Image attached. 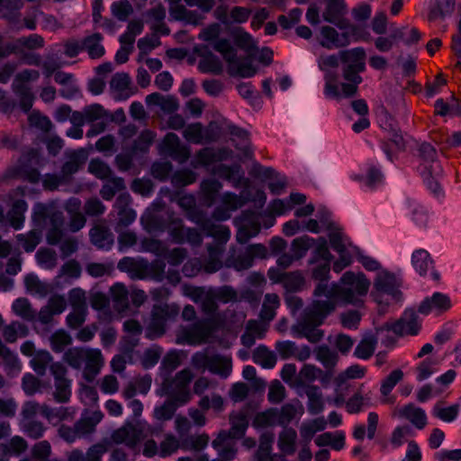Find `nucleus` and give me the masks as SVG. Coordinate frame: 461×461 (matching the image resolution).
<instances>
[{"label":"nucleus","instance_id":"nucleus-46","mask_svg":"<svg viewBox=\"0 0 461 461\" xmlns=\"http://www.w3.org/2000/svg\"><path fill=\"white\" fill-rule=\"evenodd\" d=\"M88 171L101 180H106L113 175V171L108 164L98 158L90 161Z\"/></svg>","mask_w":461,"mask_h":461},{"label":"nucleus","instance_id":"nucleus-17","mask_svg":"<svg viewBox=\"0 0 461 461\" xmlns=\"http://www.w3.org/2000/svg\"><path fill=\"white\" fill-rule=\"evenodd\" d=\"M47 220H50L52 224H56L57 222L62 223V213L60 212L54 211L44 203H37L33 207L32 212V221L34 224L36 226H41L46 223Z\"/></svg>","mask_w":461,"mask_h":461},{"label":"nucleus","instance_id":"nucleus-42","mask_svg":"<svg viewBox=\"0 0 461 461\" xmlns=\"http://www.w3.org/2000/svg\"><path fill=\"white\" fill-rule=\"evenodd\" d=\"M423 178V183L427 189L438 197L443 194L442 188L438 183V177L442 172H432L430 170L419 171Z\"/></svg>","mask_w":461,"mask_h":461},{"label":"nucleus","instance_id":"nucleus-61","mask_svg":"<svg viewBox=\"0 0 461 461\" xmlns=\"http://www.w3.org/2000/svg\"><path fill=\"white\" fill-rule=\"evenodd\" d=\"M111 9L113 14L120 21H125L133 11L128 0H120L113 3Z\"/></svg>","mask_w":461,"mask_h":461},{"label":"nucleus","instance_id":"nucleus-15","mask_svg":"<svg viewBox=\"0 0 461 461\" xmlns=\"http://www.w3.org/2000/svg\"><path fill=\"white\" fill-rule=\"evenodd\" d=\"M90 240L98 249L109 251L114 242L113 234L104 225H95L89 231Z\"/></svg>","mask_w":461,"mask_h":461},{"label":"nucleus","instance_id":"nucleus-56","mask_svg":"<svg viewBox=\"0 0 461 461\" xmlns=\"http://www.w3.org/2000/svg\"><path fill=\"white\" fill-rule=\"evenodd\" d=\"M17 175L31 184H37L41 179V173L37 167H30L28 164H22L16 169Z\"/></svg>","mask_w":461,"mask_h":461},{"label":"nucleus","instance_id":"nucleus-54","mask_svg":"<svg viewBox=\"0 0 461 461\" xmlns=\"http://www.w3.org/2000/svg\"><path fill=\"white\" fill-rule=\"evenodd\" d=\"M31 126L35 127L44 132H49L52 128V122L46 115H42L39 111H33L28 117Z\"/></svg>","mask_w":461,"mask_h":461},{"label":"nucleus","instance_id":"nucleus-22","mask_svg":"<svg viewBox=\"0 0 461 461\" xmlns=\"http://www.w3.org/2000/svg\"><path fill=\"white\" fill-rule=\"evenodd\" d=\"M180 206L187 210L188 220L196 223L203 231L207 228L212 227V221L207 217V214L203 210L196 208L194 199L190 200L189 205H185L184 202H181Z\"/></svg>","mask_w":461,"mask_h":461},{"label":"nucleus","instance_id":"nucleus-21","mask_svg":"<svg viewBox=\"0 0 461 461\" xmlns=\"http://www.w3.org/2000/svg\"><path fill=\"white\" fill-rule=\"evenodd\" d=\"M174 385L175 380L166 378L163 381L162 388L165 391V393L170 396V398L172 399L171 402H179L180 405L186 404L191 399V394L188 387H176Z\"/></svg>","mask_w":461,"mask_h":461},{"label":"nucleus","instance_id":"nucleus-60","mask_svg":"<svg viewBox=\"0 0 461 461\" xmlns=\"http://www.w3.org/2000/svg\"><path fill=\"white\" fill-rule=\"evenodd\" d=\"M68 300L73 310L86 311V294L81 288L71 289L68 293Z\"/></svg>","mask_w":461,"mask_h":461},{"label":"nucleus","instance_id":"nucleus-30","mask_svg":"<svg viewBox=\"0 0 461 461\" xmlns=\"http://www.w3.org/2000/svg\"><path fill=\"white\" fill-rule=\"evenodd\" d=\"M345 9L346 3L344 0H327L322 17L328 23H336L343 16Z\"/></svg>","mask_w":461,"mask_h":461},{"label":"nucleus","instance_id":"nucleus-58","mask_svg":"<svg viewBox=\"0 0 461 461\" xmlns=\"http://www.w3.org/2000/svg\"><path fill=\"white\" fill-rule=\"evenodd\" d=\"M366 375V368L358 364L348 366L343 373L337 377L338 384L340 385L347 379H359Z\"/></svg>","mask_w":461,"mask_h":461},{"label":"nucleus","instance_id":"nucleus-19","mask_svg":"<svg viewBox=\"0 0 461 461\" xmlns=\"http://www.w3.org/2000/svg\"><path fill=\"white\" fill-rule=\"evenodd\" d=\"M400 416L407 419L418 429H423L427 425L428 419L425 411L413 403L404 405L400 410Z\"/></svg>","mask_w":461,"mask_h":461},{"label":"nucleus","instance_id":"nucleus-13","mask_svg":"<svg viewBox=\"0 0 461 461\" xmlns=\"http://www.w3.org/2000/svg\"><path fill=\"white\" fill-rule=\"evenodd\" d=\"M195 52L202 59L198 63V70L203 74L221 75L223 72V65L220 59L214 55L207 46H202L200 49H195Z\"/></svg>","mask_w":461,"mask_h":461},{"label":"nucleus","instance_id":"nucleus-26","mask_svg":"<svg viewBox=\"0 0 461 461\" xmlns=\"http://www.w3.org/2000/svg\"><path fill=\"white\" fill-rule=\"evenodd\" d=\"M254 363L260 365L264 368L271 369L276 364V357L274 352L265 345L257 347L252 354Z\"/></svg>","mask_w":461,"mask_h":461},{"label":"nucleus","instance_id":"nucleus-5","mask_svg":"<svg viewBox=\"0 0 461 461\" xmlns=\"http://www.w3.org/2000/svg\"><path fill=\"white\" fill-rule=\"evenodd\" d=\"M178 313L179 307L176 304H154L150 322L146 330V338L155 339L162 337L166 332L167 321L175 319Z\"/></svg>","mask_w":461,"mask_h":461},{"label":"nucleus","instance_id":"nucleus-51","mask_svg":"<svg viewBox=\"0 0 461 461\" xmlns=\"http://www.w3.org/2000/svg\"><path fill=\"white\" fill-rule=\"evenodd\" d=\"M142 250L146 252H151L158 257L165 256L167 252V247L158 239L145 238L141 241Z\"/></svg>","mask_w":461,"mask_h":461},{"label":"nucleus","instance_id":"nucleus-25","mask_svg":"<svg viewBox=\"0 0 461 461\" xmlns=\"http://www.w3.org/2000/svg\"><path fill=\"white\" fill-rule=\"evenodd\" d=\"M232 370L231 359L221 355L211 356V363L209 371L212 374L220 375L221 378H227Z\"/></svg>","mask_w":461,"mask_h":461},{"label":"nucleus","instance_id":"nucleus-55","mask_svg":"<svg viewBox=\"0 0 461 461\" xmlns=\"http://www.w3.org/2000/svg\"><path fill=\"white\" fill-rule=\"evenodd\" d=\"M366 71V67L363 64L358 65H346L344 66L342 72L343 77L348 82H352L355 84H361L363 81L362 77L359 75Z\"/></svg>","mask_w":461,"mask_h":461},{"label":"nucleus","instance_id":"nucleus-12","mask_svg":"<svg viewBox=\"0 0 461 461\" xmlns=\"http://www.w3.org/2000/svg\"><path fill=\"white\" fill-rule=\"evenodd\" d=\"M68 159L60 168V174L65 182L69 183L73 175L77 173L87 160V154L83 149H76L67 155Z\"/></svg>","mask_w":461,"mask_h":461},{"label":"nucleus","instance_id":"nucleus-43","mask_svg":"<svg viewBox=\"0 0 461 461\" xmlns=\"http://www.w3.org/2000/svg\"><path fill=\"white\" fill-rule=\"evenodd\" d=\"M318 245L315 249L312 251V255L309 259V264H315L319 260H323L324 262H331L333 259L332 254L330 252L327 240L325 238L321 237L318 240Z\"/></svg>","mask_w":461,"mask_h":461},{"label":"nucleus","instance_id":"nucleus-6","mask_svg":"<svg viewBox=\"0 0 461 461\" xmlns=\"http://www.w3.org/2000/svg\"><path fill=\"white\" fill-rule=\"evenodd\" d=\"M324 322V319L316 312L307 308L301 321L294 327L296 338L306 339L311 343H318L324 336L321 330L318 327Z\"/></svg>","mask_w":461,"mask_h":461},{"label":"nucleus","instance_id":"nucleus-36","mask_svg":"<svg viewBox=\"0 0 461 461\" xmlns=\"http://www.w3.org/2000/svg\"><path fill=\"white\" fill-rule=\"evenodd\" d=\"M12 309L14 312L23 320L32 321L36 313L32 310L30 301L25 297H19L14 301Z\"/></svg>","mask_w":461,"mask_h":461},{"label":"nucleus","instance_id":"nucleus-40","mask_svg":"<svg viewBox=\"0 0 461 461\" xmlns=\"http://www.w3.org/2000/svg\"><path fill=\"white\" fill-rule=\"evenodd\" d=\"M321 46L327 50L339 49V32L331 26L325 25L321 28Z\"/></svg>","mask_w":461,"mask_h":461},{"label":"nucleus","instance_id":"nucleus-4","mask_svg":"<svg viewBox=\"0 0 461 461\" xmlns=\"http://www.w3.org/2000/svg\"><path fill=\"white\" fill-rule=\"evenodd\" d=\"M213 50L221 53L223 59L228 63V73L231 77L238 76L243 78H249L256 75L257 68L252 65L249 58H239L237 50L228 39H221L215 42Z\"/></svg>","mask_w":461,"mask_h":461},{"label":"nucleus","instance_id":"nucleus-31","mask_svg":"<svg viewBox=\"0 0 461 461\" xmlns=\"http://www.w3.org/2000/svg\"><path fill=\"white\" fill-rule=\"evenodd\" d=\"M339 75L336 71L325 70L324 74V90L323 94L326 98L339 100L341 98L340 91L338 86Z\"/></svg>","mask_w":461,"mask_h":461},{"label":"nucleus","instance_id":"nucleus-2","mask_svg":"<svg viewBox=\"0 0 461 461\" xmlns=\"http://www.w3.org/2000/svg\"><path fill=\"white\" fill-rule=\"evenodd\" d=\"M403 286V278L401 272L393 273L387 269L379 271L374 280L370 296L380 307L379 312H384L390 302L384 299L387 295L395 303L403 301L401 288Z\"/></svg>","mask_w":461,"mask_h":461},{"label":"nucleus","instance_id":"nucleus-29","mask_svg":"<svg viewBox=\"0 0 461 461\" xmlns=\"http://www.w3.org/2000/svg\"><path fill=\"white\" fill-rule=\"evenodd\" d=\"M156 133L149 129L143 130L138 138L134 140L131 151L132 154L147 153L154 142Z\"/></svg>","mask_w":461,"mask_h":461},{"label":"nucleus","instance_id":"nucleus-53","mask_svg":"<svg viewBox=\"0 0 461 461\" xmlns=\"http://www.w3.org/2000/svg\"><path fill=\"white\" fill-rule=\"evenodd\" d=\"M403 372L401 369L392 371L383 381L380 392L384 396H387L394 386L402 379Z\"/></svg>","mask_w":461,"mask_h":461},{"label":"nucleus","instance_id":"nucleus-41","mask_svg":"<svg viewBox=\"0 0 461 461\" xmlns=\"http://www.w3.org/2000/svg\"><path fill=\"white\" fill-rule=\"evenodd\" d=\"M441 402H437L432 410V414L434 417L445 421V422H452L454 421L459 413V405L453 404L449 407L443 408L440 406Z\"/></svg>","mask_w":461,"mask_h":461},{"label":"nucleus","instance_id":"nucleus-23","mask_svg":"<svg viewBox=\"0 0 461 461\" xmlns=\"http://www.w3.org/2000/svg\"><path fill=\"white\" fill-rule=\"evenodd\" d=\"M103 39V35L99 32H95L83 39L84 50L87 51L90 59H96L104 55L105 50L101 44Z\"/></svg>","mask_w":461,"mask_h":461},{"label":"nucleus","instance_id":"nucleus-59","mask_svg":"<svg viewBox=\"0 0 461 461\" xmlns=\"http://www.w3.org/2000/svg\"><path fill=\"white\" fill-rule=\"evenodd\" d=\"M335 307L336 303L333 300H317L313 301L309 308L325 320L335 310Z\"/></svg>","mask_w":461,"mask_h":461},{"label":"nucleus","instance_id":"nucleus-28","mask_svg":"<svg viewBox=\"0 0 461 461\" xmlns=\"http://www.w3.org/2000/svg\"><path fill=\"white\" fill-rule=\"evenodd\" d=\"M297 434L293 428L284 429L278 437V447L285 455H294Z\"/></svg>","mask_w":461,"mask_h":461},{"label":"nucleus","instance_id":"nucleus-52","mask_svg":"<svg viewBox=\"0 0 461 461\" xmlns=\"http://www.w3.org/2000/svg\"><path fill=\"white\" fill-rule=\"evenodd\" d=\"M16 93L20 95V107L24 113H29L33 105L34 95L30 87L22 84L16 86Z\"/></svg>","mask_w":461,"mask_h":461},{"label":"nucleus","instance_id":"nucleus-45","mask_svg":"<svg viewBox=\"0 0 461 461\" xmlns=\"http://www.w3.org/2000/svg\"><path fill=\"white\" fill-rule=\"evenodd\" d=\"M72 343L70 335L63 330L55 331L50 337L51 349L55 353H61L65 348Z\"/></svg>","mask_w":461,"mask_h":461},{"label":"nucleus","instance_id":"nucleus-33","mask_svg":"<svg viewBox=\"0 0 461 461\" xmlns=\"http://www.w3.org/2000/svg\"><path fill=\"white\" fill-rule=\"evenodd\" d=\"M366 53L363 47H356L350 50L339 51V59L342 63H348V65L363 64L366 67Z\"/></svg>","mask_w":461,"mask_h":461},{"label":"nucleus","instance_id":"nucleus-1","mask_svg":"<svg viewBox=\"0 0 461 461\" xmlns=\"http://www.w3.org/2000/svg\"><path fill=\"white\" fill-rule=\"evenodd\" d=\"M341 286L338 284L331 285V295L334 297L335 303L341 301L346 304L354 306H361L364 302L361 298L366 295L370 287V281L362 272L355 274L352 271L345 272L340 277Z\"/></svg>","mask_w":461,"mask_h":461},{"label":"nucleus","instance_id":"nucleus-57","mask_svg":"<svg viewBox=\"0 0 461 461\" xmlns=\"http://www.w3.org/2000/svg\"><path fill=\"white\" fill-rule=\"evenodd\" d=\"M113 301L117 306L126 307L128 305V291L122 283H115L111 287Z\"/></svg>","mask_w":461,"mask_h":461},{"label":"nucleus","instance_id":"nucleus-64","mask_svg":"<svg viewBox=\"0 0 461 461\" xmlns=\"http://www.w3.org/2000/svg\"><path fill=\"white\" fill-rule=\"evenodd\" d=\"M275 348L283 360L294 357L297 351L295 342L291 340L276 341Z\"/></svg>","mask_w":461,"mask_h":461},{"label":"nucleus","instance_id":"nucleus-49","mask_svg":"<svg viewBox=\"0 0 461 461\" xmlns=\"http://www.w3.org/2000/svg\"><path fill=\"white\" fill-rule=\"evenodd\" d=\"M41 413L47 418L50 421L59 422L68 418V411L66 407L51 408L48 405H43L41 408Z\"/></svg>","mask_w":461,"mask_h":461},{"label":"nucleus","instance_id":"nucleus-8","mask_svg":"<svg viewBox=\"0 0 461 461\" xmlns=\"http://www.w3.org/2000/svg\"><path fill=\"white\" fill-rule=\"evenodd\" d=\"M411 266L420 276L425 277L430 270V278L438 283L441 278L440 273L435 269V262L430 254L424 249H415L411 254Z\"/></svg>","mask_w":461,"mask_h":461},{"label":"nucleus","instance_id":"nucleus-9","mask_svg":"<svg viewBox=\"0 0 461 461\" xmlns=\"http://www.w3.org/2000/svg\"><path fill=\"white\" fill-rule=\"evenodd\" d=\"M452 307L451 299L448 294L435 292L431 296L425 297L418 306L419 313L428 316L433 311L437 314L447 312Z\"/></svg>","mask_w":461,"mask_h":461},{"label":"nucleus","instance_id":"nucleus-63","mask_svg":"<svg viewBox=\"0 0 461 461\" xmlns=\"http://www.w3.org/2000/svg\"><path fill=\"white\" fill-rule=\"evenodd\" d=\"M262 439H265L266 441L261 440L258 449L255 454V461H271L272 447L270 443L273 437L272 435H263Z\"/></svg>","mask_w":461,"mask_h":461},{"label":"nucleus","instance_id":"nucleus-16","mask_svg":"<svg viewBox=\"0 0 461 461\" xmlns=\"http://www.w3.org/2000/svg\"><path fill=\"white\" fill-rule=\"evenodd\" d=\"M214 330V320L205 319L196 322L189 330H187L185 337L190 344L195 341L200 342L209 338Z\"/></svg>","mask_w":461,"mask_h":461},{"label":"nucleus","instance_id":"nucleus-27","mask_svg":"<svg viewBox=\"0 0 461 461\" xmlns=\"http://www.w3.org/2000/svg\"><path fill=\"white\" fill-rule=\"evenodd\" d=\"M418 309L406 308L402 314V321L404 322L406 335L416 336L421 329V321L419 320Z\"/></svg>","mask_w":461,"mask_h":461},{"label":"nucleus","instance_id":"nucleus-48","mask_svg":"<svg viewBox=\"0 0 461 461\" xmlns=\"http://www.w3.org/2000/svg\"><path fill=\"white\" fill-rule=\"evenodd\" d=\"M35 257L38 264L45 268L51 269L56 266L57 255L51 249L41 248L36 252Z\"/></svg>","mask_w":461,"mask_h":461},{"label":"nucleus","instance_id":"nucleus-37","mask_svg":"<svg viewBox=\"0 0 461 461\" xmlns=\"http://www.w3.org/2000/svg\"><path fill=\"white\" fill-rule=\"evenodd\" d=\"M315 243V240L308 235L294 239L291 243V250L296 259L303 258L308 249Z\"/></svg>","mask_w":461,"mask_h":461},{"label":"nucleus","instance_id":"nucleus-11","mask_svg":"<svg viewBox=\"0 0 461 461\" xmlns=\"http://www.w3.org/2000/svg\"><path fill=\"white\" fill-rule=\"evenodd\" d=\"M417 156L421 161L418 167V171L442 172V167L438 160L437 149L430 143L424 141L420 144L417 149Z\"/></svg>","mask_w":461,"mask_h":461},{"label":"nucleus","instance_id":"nucleus-20","mask_svg":"<svg viewBox=\"0 0 461 461\" xmlns=\"http://www.w3.org/2000/svg\"><path fill=\"white\" fill-rule=\"evenodd\" d=\"M222 185L216 179H204L200 185L201 188V201L206 206H212L221 189Z\"/></svg>","mask_w":461,"mask_h":461},{"label":"nucleus","instance_id":"nucleus-50","mask_svg":"<svg viewBox=\"0 0 461 461\" xmlns=\"http://www.w3.org/2000/svg\"><path fill=\"white\" fill-rule=\"evenodd\" d=\"M197 179V174L189 169L184 168L175 172L172 176V182L176 185L186 186L194 184Z\"/></svg>","mask_w":461,"mask_h":461},{"label":"nucleus","instance_id":"nucleus-3","mask_svg":"<svg viewBox=\"0 0 461 461\" xmlns=\"http://www.w3.org/2000/svg\"><path fill=\"white\" fill-rule=\"evenodd\" d=\"M63 360L74 369H79L85 363L83 375L88 382L95 379L104 364L100 349L78 347L68 348L64 353Z\"/></svg>","mask_w":461,"mask_h":461},{"label":"nucleus","instance_id":"nucleus-10","mask_svg":"<svg viewBox=\"0 0 461 461\" xmlns=\"http://www.w3.org/2000/svg\"><path fill=\"white\" fill-rule=\"evenodd\" d=\"M160 148L162 152L180 163L185 162L190 157L189 148L181 144L179 137L174 132H168L165 135Z\"/></svg>","mask_w":461,"mask_h":461},{"label":"nucleus","instance_id":"nucleus-47","mask_svg":"<svg viewBox=\"0 0 461 461\" xmlns=\"http://www.w3.org/2000/svg\"><path fill=\"white\" fill-rule=\"evenodd\" d=\"M53 396L57 402L65 403L69 402L71 397V380L65 379L55 381V392Z\"/></svg>","mask_w":461,"mask_h":461},{"label":"nucleus","instance_id":"nucleus-18","mask_svg":"<svg viewBox=\"0 0 461 461\" xmlns=\"http://www.w3.org/2000/svg\"><path fill=\"white\" fill-rule=\"evenodd\" d=\"M140 437V430L132 423L127 422L125 426L113 431L112 438L117 444L125 443L129 447H134Z\"/></svg>","mask_w":461,"mask_h":461},{"label":"nucleus","instance_id":"nucleus-38","mask_svg":"<svg viewBox=\"0 0 461 461\" xmlns=\"http://www.w3.org/2000/svg\"><path fill=\"white\" fill-rule=\"evenodd\" d=\"M384 176L382 170L375 167L370 166L366 171L365 177V190L375 191L384 184Z\"/></svg>","mask_w":461,"mask_h":461},{"label":"nucleus","instance_id":"nucleus-35","mask_svg":"<svg viewBox=\"0 0 461 461\" xmlns=\"http://www.w3.org/2000/svg\"><path fill=\"white\" fill-rule=\"evenodd\" d=\"M376 344L375 337L361 339L354 350V357L363 360L369 359L375 353Z\"/></svg>","mask_w":461,"mask_h":461},{"label":"nucleus","instance_id":"nucleus-7","mask_svg":"<svg viewBox=\"0 0 461 461\" xmlns=\"http://www.w3.org/2000/svg\"><path fill=\"white\" fill-rule=\"evenodd\" d=\"M149 225L155 230L167 231L175 244L185 243L186 228L182 219L175 217L173 214L168 215L167 218L155 215L149 219Z\"/></svg>","mask_w":461,"mask_h":461},{"label":"nucleus","instance_id":"nucleus-44","mask_svg":"<svg viewBox=\"0 0 461 461\" xmlns=\"http://www.w3.org/2000/svg\"><path fill=\"white\" fill-rule=\"evenodd\" d=\"M52 356L48 351H39L31 360V366L38 375H44Z\"/></svg>","mask_w":461,"mask_h":461},{"label":"nucleus","instance_id":"nucleus-39","mask_svg":"<svg viewBox=\"0 0 461 461\" xmlns=\"http://www.w3.org/2000/svg\"><path fill=\"white\" fill-rule=\"evenodd\" d=\"M305 284V279L301 271L286 272L283 285L287 292L295 293L301 291Z\"/></svg>","mask_w":461,"mask_h":461},{"label":"nucleus","instance_id":"nucleus-34","mask_svg":"<svg viewBox=\"0 0 461 461\" xmlns=\"http://www.w3.org/2000/svg\"><path fill=\"white\" fill-rule=\"evenodd\" d=\"M230 429L227 430L231 438L240 439L244 437L249 421L245 414L240 412L236 416L230 417Z\"/></svg>","mask_w":461,"mask_h":461},{"label":"nucleus","instance_id":"nucleus-62","mask_svg":"<svg viewBox=\"0 0 461 461\" xmlns=\"http://www.w3.org/2000/svg\"><path fill=\"white\" fill-rule=\"evenodd\" d=\"M172 170L173 166L169 161L155 162L151 166L152 176L159 181H166Z\"/></svg>","mask_w":461,"mask_h":461},{"label":"nucleus","instance_id":"nucleus-24","mask_svg":"<svg viewBox=\"0 0 461 461\" xmlns=\"http://www.w3.org/2000/svg\"><path fill=\"white\" fill-rule=\"evenodd\" d=\"M28 204L23 199L16 200L7 213L10 225L16 230H21L24 224V212L27 211Z\"/></svg>","mask_w":461,"mask_h":461},{"label":"nucleus","instance_id":"nucleus-32","mask_svg":"<svg viewBox=\"0 0 461 461\" xmlns=\"http://www.w3.org/2000/svg\"><path fill=\"white\" fill-rule=\"evenodd\" d=\"M316 358L327 369L326 372L332 374V370L338 363L339 356L335 351L331 350L329 346L321 345L316 351Z\"/></svg>","mask_w":461,"mask_h":461},{"label":"nucleus","instance_id":"nucleus-14","mask_svg":"<svg viewBox=\"0 0 461 461\" xmlns=\"http://www.w3.org/2000/svg\"><path fill=\"white\" fill-rule=\"evenodd\" d=\"M258 169V175L265 179L273 181L268 183V189L273 194H280L287 185V178L285 175H281L275 168L270 167H262L258 165L254 170Z\"/></svg>","mask_w":461,"mask_h":461}]
</instances>
